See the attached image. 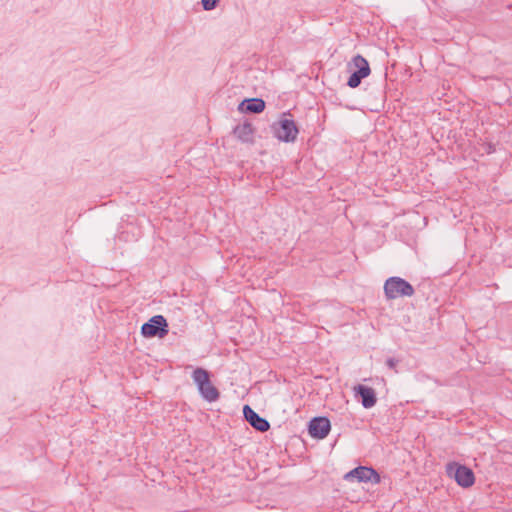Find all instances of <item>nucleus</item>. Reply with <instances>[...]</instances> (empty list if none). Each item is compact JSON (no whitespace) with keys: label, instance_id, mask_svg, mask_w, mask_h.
<instances>
[{"label":"nucleus","instance_id":"obj_9","mask_svg":"<svg viewBox=\"0 0 512 512\" xmlns=\"http://www.w3.org/2000/svg\"><path fill=\"white\" fill-rule=\"evenodd\" d=\"M243 414L246 421L256 430L266 432L270 428L269 422L256 413L249 405L243 407Z\"/></svg>","mask_w":512,"mask_h":512},{"label":"nucleus","instance_id":"obj_3","mask_svg":"<svg viewBox=\"0 0 512 512\" xmlns=\"http://www.w3.org/2000/svg\"><path fill=\"white\" fill-rule=\"evenodd\" d=\"M351 66L356 70H354L350 75L347 85L350 88H356L361 84L362 79L369 76L371 70L368 61L360 54L352 58V61L348 64L349 68Z\"/></svg>","mask_w":512,"mask_h":512},{"label":"nucleus","instance_id":"obj_12","mask_svg":"<svg viewBox=\"0 0 512 512\" xmlns=\"http://www.w3.org/2000/svg\"><path fill=\"white\" fill-rule=\"evenodd\" d=\"M234 135L242 142H251L253 139L254 129L248 122L237 125L233 130Z\"/></svg>","mask_w":512,"mask_h":512},{"label":"nucleus","instance_id":"obj_4","mask_svg":"<svg viewBox=\"0 0 512 512\" xmlns=\"http://www.w3.org/2000/svg\"><path fill=\"white\" fill-rule=\"evenodd\" d=\"M141 334L146 338H163L168 334V323L164 316L155 315L141 327Z\"/></svg>","mask_w":512,"mask_h":512},{"label":"nucleus","instance_id":"obj_8","mask_svg":"<svg viewBox=\"0 0 512 512\" xmlns=\"http://www.w3.org/2000/svg\"><path fill=\"white\" fill-rule=\"evenodd\" d=\"M331 430V423L327 417H314L310 420L308 431L311 437L316 439H324Z\"/></svg>","mask_w":512,"mask_h":512},{"label":"nucleus","instance_id":"obj_13","mask_svg":"<svg viewBox=\"0 0 512 512\" xmlns=\"http://www.w3.org/2000/svg\"><path fill=\"white\" fill-rule=\"evenodd\" d=\"M204 10L210 11L216 8L219 0H202Z\"/></svg>","mask_w":512,"mask_h":512},{"label":"nucleus","instance_id":"obj_10","mask_svg":"<svg viewBox=\"0 0 512 512\" xmlns=\"http://www.w3.org/2000/svg\"><path fill=\"white\" fill-rule=\"evenodd\" d=\"M355 394L361 397V403L364 408H371L377 402L375 390L371 387L359 384L354 387Z\"/></svg>","mask_w":512,"mask_h":512},{"label":"nucleus","instance_id":"obj_1","mask_svg":"<svg viewBox=\"0 0 512 512\" xmlns=\"http://www.w3.org/2000/svg\"><path fill=\"white\" fill-rule=\"evenodd\" d=\"M192 379L206 401L214 402L219 399V390L212 384L207 370L201 367L196 368L192 373Z\"/></svg>","mask_w":512,"mask_h":512},{"label":"nucleus","instance_id":"obj_11","mask_svg":"<svg viewBox=\"0 0 512 512\" xmlns=\"http://www.w3.org/2000/svg\"><path fill=\"white\" fill-rule=\"evenodd\" d=\"M265 101L261 98L244 99L238 106L239 111L243 113H261L265 109Z\"/></svg>","mask_w":512,"mask_h":512},{"label":"nucleus","instance_id":"obj_2","mask_svg":"<svg viewBox=\"0 0 512 512\" xmlns=\"http://www.w3.org/2000/svg\"><path fill=\"white\" fill-rule=\"evenodd\" d=\"M384 293L388 300H392L399 297H411L414 295L415 290L405 279L393 276L385 281Z\"/></svg>","mask_w":512,"mask_h":512},{"label":"nucleus","instance_id":"obj_5","mask_svg":"<svg viewBox=\"0 0 512 512\" xmlns=\"http://www.w3.org/2000/svg\"><path fill=\"white\" fill-rule=\"evenodd\" d=\"M447 474L453 477L459 486L464 488L471 487L475 482L473 471L464 465L449 463L447 465Z\"/></svg>","mask_w":512,"mask_h":512},{"label":"nucleus","instance_id":"obj_7","mask_svg":"<svg viewBox=\"0 0 512 512\" xmlns=\"http://www.w3.org/2000/svg\"><path fill=\"white\" fill-rule=\"evenodd\" d=\"M274 136L283 142H294L298 135V128L293 120L281 119L272 125Z\"/></svg>","mask_w":512,"mask_h":512},{"label":"nucleus","instance_id":"obj_6","mask_svg":"<svg viewBox=\"0 0 512 512\" xmlns=\"http://www.w3.org/2000/svg\"><path fill=\"white\" fill-rule=\"evenodd\" d=\"M344 480L348 482H370L378 484L381 481L379 473L372 467L358 466L344 475Z\"/></svg>","mask_w":512,"mask_h":512},{"label":"nucleus","instance_id":"obj_14","mask_svg":"<svg viewBox=\"0 0 512 512\" xmlns=\"http://www.w3.org/2000/svg\"><path fill=\"white\" fill-rule=\"evenodd\" d=\"M398 364V360L395 359V358H388L386 360V365L390 368V369H395L396 365Z\"/></svg>","mask_w":512,"mask_h":512}]
</instances>
